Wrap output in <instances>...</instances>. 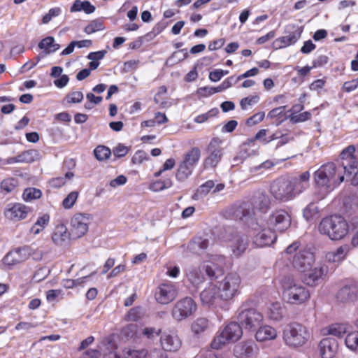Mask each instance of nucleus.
<instances>
[{"mask_svg":"<svg viewBox=\"0 0 358 358\" xmlns=\"http://www.w3.org/2000/svg\"><path fill=\"white\" fill-rule=\"evenodd\" d=\"M315 196L317 200L324 199L344 181V171L334 162L322 165L313 174Z\"/></svg>","mask_w":358,"mask_h":358,"instance_id":"nucleus-1","label":"nucleus"},{"mask_svg":"<svg viewBox=\"0 0 358 358\" xmlns=\"http://www.w3.org/2000/svg\"><path fill=\"white\" fill-rule=\"evenodd\" d=\"M310 176L305 171L298 177L279 178L271 184V194L280 201L292 200L308 187Z\"/></svg>","mask_w":358,"mask_h":358,"instance_id":"nucleus-2","label":"nucleus"},{"mask_svg":"<svg viewBox=\"0 0 358 358\" xmlns=\"http://www.w3.org/2000/svg\"><path fill=\"white\" fill-rule=\"evenodd\" d=\"M268 197L262 193L254 196L250 202H243L240 205L233 206L229 209V214L235 220L245 222L254 220L255 210L266 212L269 208Z\"/></svg>","mask_w":358,"mask_h":358,"instance_id":"nucleus-3","label":"nucleus"},{"mask_svg":"<svg viewBox=\"0 0 358 358\" xmlns=\"http://www.w3.org/2000/svg\"><path fill=\"white\" fill-rule=\"evenodd\" d=\"M283 300L291 305L299 306L305 303L310 298L309 290L301 282L287 278L282 282Z\"/></svg>","mask_w":358,"mask_h":358,"instance_id":"nucleus-4","label":"nucleus"},{"mask_svg":"<svg viewBox=\"0 0 358 358\" xmlns=\"http://www.w3.org/2000/svg\"><path fill=\"white\" fill-rule=\"evenodd\" d=\"M318 229L321 234L331 240H340L348 233V224L343 217L332 215L322 219Z\"/></svg>","mask_w":358,"mask_h":358,"instance_id":"nucleus-5","label":"nucleus"},{"mask_svg":"<svg viewBox=\"0 0 358 358\" xmlns=\"http://www.w3.org/2000/svg\"><path fill=\"white\" fill-rule=\"evenodd\" d=\"M309 339L307 328L301 324L292 322L287 324L283 330V340L291 348L301 347Z\"/></svg>","mask_w":358,"mask_h":358,"instance_id":"nucleus-6","label":"nucleus"},{"mask_svg":"<svg viewBox=\"0 0 358 358\" xmlns=\"http://www.w3.org/2000/svg\"><path fill=\"white\" fill-rule=\"evenodd\" d=\"M200 157L201 150L197 147H193L187 151L178 164L176 173V179L179 181H184L191 176Z\"/></svg>","mask_w":358,"mask_h":358,"instance_id":"nucleus-7","label":"nucleus"},{"mask_svg":"<svg viewBox=\"0 0 358 358\" xmlns=\"http://www.w3.org/2000/svg\"><path fill=\"white\" fill-rule=\"evenodd\" d=\"M242 334L243 330L241 324L230 322L222 331L217 333L211 342V347L213 349L219 350L229 342L238 341Z\"/></svg>","mask_w":358,"mask_h":358,"instance_id":"nucleus-8","label":"nucleus"},{"mask_svg":"<svg viewBox=\"0 0 358 358\" xmlns=\"http://www.w3.org/2000/svg\"><path fill=\"white\" fill-rule=\"evenodd\" d=\"M221 296L225 301L232 299L240 294L241 278L237 273H228L219 282Z\"/></svg>","mask_w":358,"mask_h":358,"instance_id":"nucleus-9","label":"nucleus"},{"mask_svg":"<svg viewBox=\"0 0 358 358\" xmlns=\"http://www.w3.org/2000/svg\"><path fill=\"white\" fill-rule=\"evenodd\" d=\"M249 227L254 231L253 242L257 247L271 245L276 240V234L270 228H265L255 220L250 221Z\"/></svg>","mask_w":358,"mask_h":358,"instance_id":"nucleus-10","label":"nucleus"},{"mask_svg":"<svg viewBox=\"0 0 358 358\" xmlns=\"http://www.w3.org/2000/svg\"><path fill=\"white\" fill-rule=\"evenodd\" d=\"M197 309V305L191 297L186 296L178 300L173 306L171 315L176 321H182L192 315Z\"/></svg>","mask_w":358,"mask_h":358,"instance_id":"nucleus-11","label":"nucleus"},{"mask_svg":"<svg viewBox=\"0 0 358 358\" xmlns=\"http://www.w3.org/2000/svg\"><path fill=\"white\" fill-rule=\"evenodd\" d=\"M208 259L203 262L202 270L211 280L217 279L222 275L225 258L221 255H208Z\"/></svg>","mask_w":358,"mask_h":358,"instance_id":"nucleus-12","label":"nucleus"},{"mask_svg":"<svg viewBox=\"0 0 358 358\" xmlns=\"http://www.w3.org/2000/svg\"><path fill=\"white\" fill-rule=\"evenodd\" d=\"M262 314L254 308H243L238 315V320L241 325L245 329L255 331L263 322Z\"/></svg>","mask_w":358,"mask_h":358,"instance_id":"nucleus-13","label":"nucleus"},{"mask_svg":"<svg viewBox=\"0 0 358 358\" xmlns=\"http://www.w3.org/2000/svg\"><path fill=\"white\" fill-rule=\"evenodd\" d=\"M222 141L219 138H213L206 148L207 157L203 161L205 169L215 168L220 162L223 155L222 148Z\"/></svg>","mask_w":358,"mask_h":358,"instance_id":"nucleus-14","label":"nucleus"},{"mask_svg":"<svg viewBox=\"0 0 358 358\" xmlns=\"http://www.w3.org/2000/svg\"><path fill=\"white\" fill-rule=\"evenodd\" d=\"M285 32L288 34L279 37L273 41V45L275 49H281L294 44L301 37L303 27L289 24L286 27Z\"/></svg>","mask_w":358,"mask_h":358,"instance_id":"nucleus-15","label":"nucleus"},{"mask_svg":"<svg viewBox=\"0 0 358 358\" xmlns=\"http://www.w3.org/2000/svg\"><path fill=\"white\" fill-rule=\"evenodd\" d=\"M200 299L202 304L208 307H217L224 301L219 287L213 283H209L200 293Z\"/></svg>","mask_w":358,"mask_h":358,"instance_id":"nucleus-16","label":"nucleus"},{"mask_svg":"<svg viewBox=\"0 0 358 358\" xmlns=\"http://www.w3.org/2000/svg\"><path fill=\"white\" fill-rule=\"evenodd\" d=\"M268 224L280 232L286 231L291 224V216L283 209H278L269 215Z\"/></svg>","mask_w":358,"mask_h":358,"instance_id":"nucleus-17","label":"nucleus"},{"mask_svg":"<svg viewBox=\"0 0 358 358\" xmlns=\"http://www.w3.org/2000/svg\"><path fill=\"white\" fill-rule=\"evenodd\" d=\"M177 294L178 290L176 285L171 282H166L157 287L155 298L161 304H168L176 299Z\"/></svg>","mask_w":358,"mask_h":358,"instance_id":"nucleus-18","label":"nucleus"},{"mask_svg":"<svg viewBox=\"0 0 358 358\" xmlns=\"http://www.w3.org/2000/svg\"><path fill=\"white\" fill-rule=\"evenodd\" d=\"M355 147L350 145L345 148L341 153V164H337L343 168V171L350 173H356L358 171V160L355 156Z\"/></svg>","mask_w":358,"mask_h":358,"instance_id":"nucleus-19","label":"nucleus"},{"mask_svg":"<svg viewBox=\"0 0 358 358\" xmlns=\"http://www.w3.org/2000/svg\"><path fill=\"white\" fill-rule=\"evenodd\" d=\"M89 217L82 213L75 214L71 220L70 234L76 239L84 236L88 231Z\"/></svg>","mask_w":358,"mask_h":358,"instance_id":"nucleus-20","label":"nucleus"},{"mask_svg":"<svg viewBox=\"0 0 358 358\" xmlns=\"http://www.w3.org/2000/svg\"><path fill=\"white\" fill-rule=\"evenodd\" d=\"M31 208L20 203H9L6 206L3 215L8 220L17 222L27 218Z\"/></svg>","mask_w":358,"mask_h":358,"instance_id":"nucleus-21","label":"nucleus"},{"mask_svg":"<svg viewBox=\"0 0 358 358\" xmlns=\"http://www.w3.org/2000/svg\"><path fill=\"white\" fill-rule=\"evenodd\" d=\"M291 261L295 268L305 273L312 266L315 257L310 251L300 250L294 255Z\"/></svg>","mask_w":358,"mask_h":358,"instance_id":"nucleus-22","label":"nucleus"},{"mask_svg":"<svg viewBox=\"0 0 358 358\" xmlns=\"http://www.w3.org/2000/svg\"><path fill=\"white\" fill-rule=\"evenodd\" d=\"M162 348L166 352H176L182 346V341L175 331H164L160 337Z\"/></svg>","mask_w":358,"mask_h":358,"instance_id":"nucleus-23","label":"nucleus"},{"mask_svg":"<svg viewBox=\"0 0 358 358\" xmlns=\"http://www.w3.org/2000/svg\"><path fill=\"white\" fill-rule=\"evenodd\" d=\"M304 275V282L310 286H315L328 273V267L324 264H318L314 268L310 267Z\"/></svg>","mask_w":358,"mask_h":358,"instance_id":"nucleus-24","label":"nucleus"},{"mask_svg":"<svg viewBox=\"0 0 358 358\" xmlns=\"http://www.w3.org/2000/svg\"><path fill=\"white\" fill-rule=\"evenodd\" d=\"M29 248H19L10 251L3 259V264L7 266H14L27 260L29 256Z\"/></svg>","mask_w":358,"mask_h":358,"instance_id":"nucleus-25","label":"nucleus"},{"mask_svg":"<svg viewBox=\"0 0 358 358\" xmlns=\"http://www.w3.org/2000/svg\"><path fill=\"white\" fill-rule=\"evenodd\" d=\"M322 358H334L338 350V341L333 338H323L319 343Z\"/></svg>","mask_w":358,"mask_h":358,"instance_id":"nucleus-26","label":"nucleus"},{"mask_svg":"<svg viewBox=\"0 0 358 358\" xmlns=\"http://www.w3.org/2000/svg\"><path fill=\"white\" fill-rule=\"evenodd\" d=\"M256 345L252 341L241 342L235 345L234 354L237 358H250L255 352Z\"/></svg>","mask_w":358,"mask_h":358,"instance_id":"nucleus-27","label":"nucleus"},{"mask_svg":"<svg viewBox=\"0 0 358 358\" xmlns=\"http://www.w3.org/2000/svg\"><path fill=\"white\" fill-rule=\"evenodd\" d=\"M203 271L199 266L191 265L186 268L185 276L192 285L198 286L205 281Z\"/></svg>","mask_w":358,"mask_h":358,"instance_id":"nucleus-28","label":"nucleus"},{"mask_svg":"<svg viewBox=\"0 0 358 358\" xmlns=\"http://www.w3.org/2000/svg\"><path fill=\"white\" fill-rule=\"evenodd\" d=\"M358 295V284L355 283L343 287L338 292L336 298L341 302H348L355 300Z\"/></svg>","mask_w":358,"mask_h":358,"instance_id":"nucleus-29","label":"nucleus"},{"mask_svg":"<svg viewBox=\"0 0 358 358\" xmlns=\"http://www.w3.org/2000/svg\"><path fill=\"white\" fill-rule=\"evenodd\" d=\"M230 246L232 248L235 255L239 256L243 253L248 247V240L240 236L238 234H234L229 239Z\"/></svg>","mask_w":358,"mask_h":358,"instance_id":"nucleus-30","label":"nucleus"},{"mask_svg":"<svg viewBox=\"0 0 358 358\" xmlns=\"http://www.w3.org/2000/svg\"><path fill=\"white\" fill-rule=\"evenodd\" d=\"M209 246V241L201 236L194 238L187 245V250L193 254L200 255Z\"/></svg>","mask_w":358,"mask_h":358,"instance_id":"nucleus-31","label":"nucleus"},{"mask_svg":"<svg viewBox=\"0 0 358 358\" xmlns=\"http://www.w3.org/2000/svg\"><path fill=\"white\" fill-rule=\"evenodd\" d=\"M69 236H71V234L68 232L66 227L63 224H60L55 227L52 239L55 244L62 245L68 241Z\"/></svg>","mask_w":358,"mask_h":358,"instance_id":"nucleus-32","label":"nucleus"},{"mask_svg":"<svg viewBox=\"0 0 358 358\" xmlns=\"http://www.w3.org/2000/svg\"><path fill=\"white\" fill-rule=\"evenodd\" d=\"M349 252L348 245H342L334 251L328 252L325 255V259L329 262H340L343 261Z\"/></svg>","mask_w":358,"mask_h":358,"instance_id":"nucleus-33","label":"nucleus"},{"mask_svg":"<svg viewBox=\"0 0 358 358\" xmlns=\"http://www.w3.org/2000/svg\"><path fill=\"white\" fill-rule=\"evenodd\" d=\"M348 329L346 324L336 323L324 328L322 332L324 335H333L341 338L348 332Z\"/></svg>","mask_w":358,"mask_h":358,"instance_id":"nucleus-34","label":"nucleus"},{"mask_svg":"<svg viewBox=\"0 0 358 358\" xmlns=\"http://www.w3.org/2000/svg\"><path fill=\"white\" fill-rule=\"evenodd\" d=\"M255 337L259 341H265L267 340L275 339L277 336L276 330L271 326L264 325L258 327Z\"/></svg>","mask_w":358,"mask_h":358,"instance_id":"nucleus-35","label":"nucleus"},{"mask_svg":"<svg viewBox=\"0 0 358 358\" xmlns=\"http://www.w3.org/2000/svg\"><path fill=\"white\" fill-rule=\"evenodd\" d=\"M285 313V308L280 303L271 304L267 310V317L274 321L281 320Z\"/></svg>","mask_w":358,"mask_h":358,"instance_id":"nucleus-36","label":"nucleus"},{"mask_svg":"<svg viewBox=\"0 0 358 358\" xmlns=\"http://www.w3.org/2000/svg\"><path fill=\"white\" fill-rule=\"evenodd\" d=\"M38 48L43 50L45 55L56 52L59 49L60 45L55 43V39L52 36H48L38 43Z\"/></svg>","mask_w":358,"mask_h":358,"instance_id":"nucleus-37","label":"nucleus"},{"mask_svg":"<svg viewBox=\"0 0 358 358\" xmlns=\"http://www.w3.org/2000/svg\"><path fill=\"white\" fill-rule=\"evenodd\" d=\"M20 163H32L41 159L40 152L35 149L24 151L18 155Z\"/></svg>","mask_w":358,"mask_h":358,"instance_id":"nucleus-38","label":"nucleus"},{"mask_svg":"<svg viewBox=\"0 0 358 358\" xmlns=\"http://www.w3.org/2000/svg\"><path fill=\"white\" fill-rule=\"evenodd\" d=\"M71 12H80L83 10L87 14L92 13L95 7L88 1H81L76 0L70 9Z\"/></svg>","mask_w":358,"mask_h":358,"instance_id":"nucleus-39","label":"nucleus"},{"mask_svg":"<svg viewBox=\"0 0 358 358\" xmlns=\"http://www.w3.org/2000/svg\"><path fill=\"white\" fill-rule=\"evenodd\" d=\"M209 326V321L206 317H198L191 325V329L194 334H200L205 331Z\"/></svg>","mask_w":358,"mask_h":358,"instance_id":"nucleus-40","label":"nucleus"},{"mask_svg":"<svg viewBox=\"0 0 358 358\" xmlns=\"http://www.w3.org/2000/svg\"><path fill=\"white\" fill-rule=\"evenodd\" d=\"M50 220V216L44 214L39 217L34 224L30 229V231L34 234H38L42 231L46 225H48Z\"/></svg>","mask_w":358,"mask_h":358,"instance_id":"nucleus-41","label":"nucleus"},{"mask_svg":"<svg viewBox=\"0 0 358 358\" xmlns=\"http://www.w3.org/2000/svg\"><path fill=\"white\" fill-rule=\"evenodd\" d=\"M345 343L349 350L356 352L358 350V331L349 332L345 337Z\"/></svg>","mask_w":358,"mask_h":358,"instance_id":"nucleus-42","label":"nucleus"},{"mask_svg":"<svg viewBox=\"0 0 358 358\" xmlns=\"http://www.w3.org/2000/svg\"><path fill=\"white\" fill-rule=\"evenodd\" d=\"M124 358H145L148 355L146 349L136 350L130 348H124L123 350Z\"/></svg>","mask_w":358,"mask_h":358,"instance_id":"nucleus-43","label":"nucleus"},{"mask_svg":"<svg viewBox=\"0 0 358 358\" xmlns=\"http://www.w3.org/2000/svg\"><path fill=\"white\" fill-rule=\"evenodd\" d=\"M18 185V180L15 178H8L1 182L0 189L6 193L13 192Z\"/></svg>","mask_w":358,"mask_h":358,"instance_id":"nucleus-44","label":"nucleus"},{"mask_svg":"<svg viewBox=\"0 0 358 358\" xmlns=\"http://www.w3.org/2000/svg\"><path fill=\"white\" fill-rule=\"evenodd\" d=\"M42 195V192L39 189H36L34 187H28L26 188L22 194V199L27 201L29 202L34 199H39Z\"/></svg>","mask_w":358,"mask_h":358,"instance_id":"nucleus-45","label":"nucleus"},{"mask_svg":"<svg viewBox=\"0 0 358 358\" xmlns=\"http://www.w3.org/2000/svg\"><path fill=\"white\" fill-rule=\"evenodd\" d=\"M94 154L97 160L103 161L110 157L111 150L105 145H98L94 150Z\"/></svg>","mask_w":358,"mask_h":358,"instance_id":"nucleus-46","label":"nucleus"},{"mask_svg":"<svg viewBox=\"0 0 358 358\" xmlns=\"http://www.w3.org/2000/svg\"><path fill=\"white\" fill-rule=\"evenodd\" d=\"M215 187V182L212 180H209L201 185L198 188L196 196H203L208 194L211 190L213 191Z\"/></svg>","mask_w":358,"mask_h":358,"instance_id":"nucleus-47","label":"nucleus"},{"mask_svg":"<svg viewBox=\"0 0 358 358\" xmlns=\"http://www.w3.org/2000/svg\"><path fill=\"white\" fill-rule=\"evenodd\" d=\"M74 174L73 172L69 171L65 173L64 178L63 177H57L52 178L50 181V185L51 187L55 188H59L64 185L66 183V179H71L73 177Z\"/></svg>","mask_w":358,"mask_h":358,"instance_id":"nucleus-48","label":"nucleus"},{"mask_svg":"<svg viewBox=\"0 0 358 358\" xmlns=\"http://www.w3.org/2000/svg\"><path fill=\"white\" fill-rule=\"evenodd\" d=\"M78 192L73 191L70 192L66 197L63 200L62 205L65 209H69L73 206L78 197Z\"/></svg>","mask_w":358,"mask_h":358,"instance_id":"nucleus-49","label":"nucleus"},{"mask_svg":"<svg viewBox=\"0 0 358 358\" xmlns=\"http://www.w3.org/2000/svg\"><path fill=\"white\" fill-rule=\"evenodd\" d=\"M143 316V311L141 307L132 308L127 314L126 318L128 321H138Z\"/></svg>","mask_w":358,"mask_h":358,"instance_id":"nucleus-50","label":"nucleus"},{"mask_svg":"<svg viewBox=\"0 0 358 358\" xmlns=\"http://www.w3.org/2000/svg\"><path fill=\"white\" fill-rule=\"evenodd\" d=\"M259 101V96L258 95L245 97L241 100L240 106L243 110H246L249 106L255 104Z\"/></svg>","mask_w":358,"mask_h":358,"instance_id":"nucleus-51","label":"nucleus"},{"mask_svg":"<svg viewBox=\"0 0 358 358\" xmlns=\"http://www.w3.org/2000/svg\"><path fill=\"white\" fill-rule=\"evenodd\" d=\"M265 116L264 112H259L247 120L246 124L249 127L254 126L262 122Z\"/></svg>","mask_w":358,"mask_h":358,"instance_id":"nucleus-52","label":"nucleus"},{"mask_svg":"<svg viewBox=\"0 0 358 358\" xmlns=\"http://www.w3.org/2000/svg\"><path fill=\"white\" fill-rule=\"evenodd\" d=\"M68 103H80L83 99V94L80 91L72 92L66 97Z\"/></svg>","mask_w":358,"mask_h":358,"instance_id":"nucleus-53","label":"nucleus"},{"mask_svg":"<svg viewBox=\"0 0 358 358\" xmlns=\"http://www.w3.org/2000/svg\"><path fill=\"white\" fill-rule=\"evenodd\" d=\"M61 13L59 8H53L49 10L48 13L45 14L42 19L43 24H48L53 17L58 16Z\"/></svg>","mask_w":358,"mask_h":358,"instance_id":"nucleus-54","label":"nucleus"},{"mask_svg":"<svg viewBox=\"0 0 358 358\" xmlns=\"http://www.w3.org/2000/svg\"><path fill=\"white\" fill-rule=\"evenodd\" d=\"M310 117L311 113L310 112L306 111L297 115L293 113L292 115L291 120L294 122H300L306 121L310 119Z\"/></svg>","mask_w":358,"mask_h":358,"instance_id":"nucleus-55","label":"nucleus"},{"mask_svg":"<svg viewBox=\"0 0 358 358\" xmlns=\"http://www.w3.org/2000/svg\"><path fill=\"white\" fill-rule=\"evenodd\" d=\"M358 87V78L345 82L343 85V90L346 92H351Z\"/></svg>","mask_w":358,"mask_h":358,"instance_id":"nucleus-56","label":"nucleus"},{"mask_svg":"<svg viewBox=\"0 0 358 358\" xmlns=\"http://www.w3.org/2000/svg\"><path fill=\"white\" fill-rule=\"evenodd\" d=\"M129 150V148L122 144H118L113 149V154L117 157H122L125 156Z\"/></svg>","mask_w":358,"mask_h":358,"instance_id":"nucleus-57","label":"nucleus"},{"mask_svg":"<svg viewBox=\"0 0 358 358\" xmlns=\"http://www.w3.org/2000/svg\"><path fill=\"white\" fill-rule=\"evenodd\" d=\"M275 163L271 160H266L262 162L261 164L258 166H255L250 168V171L255 173L260 169H269L275 166Z\"/></svg>","mask_w":358,"mask_h":358,"instance_id":"nucleus-58","label":"nucleus"},{"mask_svg":"<svg viewBox=\"0 0 358 358\" xmlns=\"http://www.w3.org/2000/svg\"><path fill=\"white\" fill-rule=\"evenodd\" d=\"M149 358H168V355L166 353V351H164L162 349L159 348H153L148 352Z\"/></svg>","mask_w":358,"mask_h":358,"instance_id":"nucleus-59","label":"nucleus"},{"mask_svg":"<svg viewBox=\"0 0 358 358\" xmlns=\"http://www.w3.org/2000/svg\"><path fill=\"white\" fill-rule=\"evenodd\" d=\"M161 332V329H156L154 327H145L143 329L142 334L148 338H152L158 336Z\"/></svg>","mask_w":358,"mask_h":358,"instance_id":"nucleus-60","label":"nucleus"},{"mask_svg":"<svg viewBox=\"0 0 358 358\" xmlns=\"http://www.w3.org/2000/svg\"><path fill=\"white\" fill-rule=\"evenodd\" d=\"M107 53V51L105 50L97 51V52H92L88 54L87 56V58L90 60H95L99 62V60L102 59L106 54Z\"/></svg>","mask_w":358,"mask_h":358,"instance_id":"nucleus-61","label":"nucleus"},{"mask_svg":"<svg viewBox=\"0 0 358 358\" xmlns=\"http://www.w3.org/2000/svg\"><path fill=\"white\" fill-rule=\"evenodd\" d=\"M101 355V351L97 349H90L85 351L80 358H99Z\"/></svg>","mask_w":358,"mask_h":358,"instance_id":"nucleus-62","label":"nucleus"},{"mask_svg":"<svg viewBox=\"0 0 358 358\" xmlns=\"http://www.w3.org/2000/svg\"><path fill=\"white\" fill-rule=\"evenodd\" d=\"M145 159H146V153L143 150H138L136 152L131 159L133 164H141Z\"/></svg>","mask_w":358,"mask_h":358,"instance_id":"nucleus-63","label":"nucleus"},{"mask_svg":"<svg viewBox=\"0 0 358 358\" xmlns=\"http://www.w3.org/2000/svg\"><path fill=\"white\" fill-rule=\"evenodd\" d=\"M102 24L100 22H92L85 28V32L87 34L94 33L102 29Z\"/></svg>","mask_w":358,"mask_h":358,"instance_id":"nucleus-64","label":"nucleus"}]
</instances>
